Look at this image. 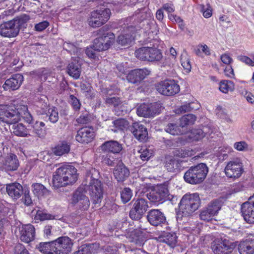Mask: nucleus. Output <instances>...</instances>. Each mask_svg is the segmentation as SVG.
Returning a JSON list of instances; mask_svg holds the SVG:
<instances>
[{
  "label": "nucleus",
  "instance_id": "nucleus-3",
  "mask_svg": "<svg viewBox=\"0 0 254 254\" xmlns=\"http://www.w3.org/2000/svg\"><path fill=\"white\" fill-rule=\"evenodd\" d=\"M29 16L23 14L17 16L12 20L3 22L0 24V35L6 38L16 37L22 27H25L26 22L29 20Z\"/></svg>",
  "mask_w": 254,
  "mask_h": 254
},
{
  "label": "nucleus",
  "instance_id": "nucleus-54",
  "mask_svg": "<svg viewBox=\"0 0 254 254\" xmlns=\"http://www.w3.org/2000/svg\"><path fill=\"white\" fill-rule=\"evenodd\" d=\"M166 132L173 135H180L185 133L186 130L180 128H165Z\"/></svg>",
  "mask_w": 254,
  "mask_h": 254
},
{
  "label": "nucleus",
  "instance_id": "nucleus-46",
  "mask_svg": "<svg viewBox=\"0 0 254 254\" xmlns=\"http://www.w3.org/2000/svg\"><path fill=\"white\" fill-rule=\"evenodd\" d=\"M18 111L22 113L19 115L22 116L23 115V118L25 121L29 124H32L33 121V119L31 115L28 112V109L27 106H22L21 109L18 108Z\"/></svg>",
  "mask_w": 254,
  "mask_h": 254
},
{
  "label": "nucleus",
  "instance_id": "nucleus-6",
  "mask_svg": "<svg viewBox=\"0 0 254 254\" xmlns=\"http://www.w3.org/2000/svg\"><path fill=\"white\" fill-rule=\"evenodd\" d=\"M111 13L110 9L105 7L93 10L88 19V24L93 28L99 27L108 21Z\"/></svg>",
  "mask_w": 254,
  "mask_h": 254
},
{
  "label": "nucleus",
  "instance_id": "nucleus-47",
  "mask_svg": "<svg viewBox=\"0 0 254 254\" xmlns=\"http://www.w3.org/2000/svg\"><path fill=\"white\" fill-rule=\"evenodd\" d=\"M150 16V13H147L145 8L138 9L135 11V15L133 16L136 17L139 21H142L147 17Z\"/></svg>",
  "mask_w": 254,
  "mask_h": 254
},
{
  "label": "nucleus",
  "instance_id": "nucleus-57",
  "mask_svg": "<svg viewBox=\"0 0 254 254\" xmlns=\"http://www.w3.org/2000/svg\"><path fill=\"white\" fill-rule=\"evenodd\" d=\"M15 254H29L28 251L21 244H17L14 247Z\"/></svg>",
  "mask_w": 254,
  "mask_h": 254
},
{
  "label": "nucleus",
  "instance_id": "nucleus-32",
  "mask_svg": "<svg viewBox=\"0 0 254 254\" xmlns=\"http://www.w3.org/2000/svg\"><path fill=\"white\" fill-rule=\"evenodd\" d=\"M69 151L70 145L65 141L60 142L52 149L53 153L57 156H62Z\"/></svg>",
  "mask_w": 254,
  "mask_h": 254
},
{
  "label": "nucleus",
  "instance_id": "nucleus-53",
  "mask_svg": "<svg viewBox=\"0 0 254 254\" xmlns=\"http://www.w3.org/2000/svg\"><path fill=\"white\" fill-rule=\"evenodd\" d=\"M192 103H187L179 107L176 110V114H183L191 111L193 107H191Z\"/></svg>",
  "mask_w": 254,
  "mask_h": 254
},
{
  "label": "nucleus",
  "instance_id": "nucleus-15",
  "mask_svg": "<svg viewBox=\"0 0 254 254\" xmlns=\"http://www.w3.org/2000/svg\"><path fill=\"white\" fill-rule=\"evenodd\" d=\"M55 254H68L71 251L73 243L68 237H61L55 240Z\"/></svg>",
  "mask_w": 254,
  "mask_h": 254
},
{
  "label": "nucleus",
  "instance_id": "nucleus-22",
  "mask_svg": "<svg viewBox=\"0 0 254 254\" xmlns=\"http://www.w3.org/2000/svg\"><path fill=\"white\" fill-rule=\"evenodd\" d=\"M133 26H128L126 30H124V33L119 35L117 38V43L122 46H127L129 45L134 39Z\"/></svg>",
  "mask_w": 254,
  "mask_h": 254
},
{
  "label": "nucleus",
  "instance_id": "nucleus-44",
  "mask_svg": "<svg viewBox=\"0 0 254 254\" xmlns=\"http://www.w3.org/2000/svg\"><path fill=\"white\" fill-rule=\"evenodd\" d=\"M181 63L184 69L187 72L190 71L191 66L188 55L187 54H182L181 56Z\"/></svg>",
  "mask_w": 254,
  "mask_h": 254
},
{
  "label": "nucleus",
  "instance_id": "nucleus-36",
  "mask_svg": "<svg viewBox=\"0 0 254 254\" xmlns=\"http://www.w3.org/2000/svg\"><path fill=\"white\" fill-rule=\"evenodd\" d=\"M32 191L34 194L38 196L41 197L44 195H48L49 193V190L46 187L41 184L35 183L32 185Z\"/></svg>",
  "mask_w": 254,
  "mask_h": 254
},
{
  "label": "nucleus",
  "instance_id": "nucleus-10",
  "mask_svg": "<svg viewBox=\"0 0 254 254\" xmlns=\"http://www.w3.org/2000/svg\"><path fill=\"white\" fill-rule=\"evenodd\" d=\"M236 246V242L223 238L215 240L212 243L211 249L215 254H229Z\"/></svg>",
  "mask_w": 254,
  "mask_h": 254
},
{
  "label": "nucleus",
  "instance_id": "nucleus-42",
  "mask_svg": "<svg viewBox=\"0 0 254 254\" xmlns=\"http://www.w3.org/2000/svg\"><path fill=\"white\" fill-rule=\"evenodd\" d=\"M109 29V27L108 25H105L102 28H100L98 30L97 34L100 37V38H102L103 39V43H106V41H109L110 39H109V35L110 34H114L112 32H108V31Z\"/></svg>",
  "mask_w": 254,
  "mask_h": 254
},
{
  "label": "nucleus",
  "instance_id": "nucleus-9",
  "mask_svg": "<svg viewBox=\"0 0 254 254\" xmlns=\"http://www.w3.org/2000/svg\"><path fill=\"white\" fill-rule=\"evenodd\" d=\"M22 113L13 106L0 105V120L8 125L15 124L19 120Z\"/></svg>",
  "mask_w": 254,
  "mask_h": 254
},
{
  "label": "nucleus",
  "instance_id": "nucleus-26",
  "mask_svg": "<svg viewBox=\"0 0 254 254\" xmlns=\"http://www.w3.org/2000/svg\"><path fill=\"white\" fill-rule=\"evenodd\" d=\"M6 192L12 198L17 199L23 194V187L18 183L6 185Z\"/></svg>",
  "mask_w": 254,
  "mask_h": 254
},
{
  "label": "nucleus",
  "instance_id": "nucleus-17",
  "mask_svg": "<svg viewBox=\"0 0 254 254\" xmlns=\"http://www.w3.org/2000/svg\"><path fill=\"white\" fill-rule=\"evenodd\" d=\"M147 219L150 225L158 226L165 224L166 222L164 214L158 209H152L147 212Z\"/></svg>",
  "mask_w": 254,
  "mask_h": 254
},
{
  "label": "nucleus",
  "instance_id": "nucleus-39",
  "mask_svg": "<svg viewBox=\"0 0 254 254\" xmlns=\"http://www.w3.org/2000/svg\"><path fill=\"white\" fill-rule=\"evenodd\" d=\"M219 89L222 92L227 93L234 89V84L230 80H223L220 83Z\"/></svg>",
  "mask_w": 254,
  "mask_h": 254
},
{
  "label": "nucleus",
  "instance_id": "nucleus-59",
  "mask_svg": "<svg viewBox=\"0 0 254 254\" xmlns=\"http://www.w3.org/2000/svg\"><path fill=\"white\" fill-rule=\"evenodd\" d=\"M248 144L245 141H240L236 142L234 145V147L239 151H244L248 148Z\"/></svg>",
  "mask_w": 254,
  "mask_h": 254
},
{
  "label": "nucleus",
  "instance_id": "nucleus-11",
  "mask_svg": "<svg viewBox=\"0 0 254 254\" xmlns=\"http://www.w3.org/2000/svg\"><path fill=\"white\" fill-rule=\"evenodd\" d=\"M157 90L165 96H173L179 92V85L173 79H166L159 82L156 86Z\"/></svg>",
  "mask_w": 254,
  "mask_h": 254
},
{
  "label": "nucleus",
  "instance_id": "nucleus-27",
  "mask_svg": "<svg viewBox=\"0 0 254 254\" xmlns=\"http://www.w3.org/2000/svg\"><path fill=\"white\" fill-rule=\"evenodd\" d=\"M238 248L240 254H254V239H247L241 241Z\"/></svg>",
  "mask_w": 254,
  "mask_h": 254
},
{
  "label": "nucleus",
  "instance_id": "nucleus-64",
  "mask_svg": "<svg viewBox=\"0 0 254 254\" xmlns=\"http://www.w3.org/2000/svg\"><path fill=\"white\" fill-rule=\"evenodd\" d=\"M95 51H97V50H94V48L92 46L90 48H87L86 50V54L87 56L91 59H95L96 57V53Z\"/></svg>",
  "mask_w": 254,
  "mask_h": 254
},
{
  "label": "nucleus",
  "instance_id": "nucleus-63",
  "mask_svg": "<svg viewBox=\"0 0 254 254\" xmlns=\"http://www.w3.org/2000/svg\"><path fill=\"white\" fill-rule=\"evenodd\" d=\"M46 132L45 129L42 128H36L33 131V134L31 135H37L40 137H43L46 134Z\"/></svg>",
  "mask_w": 254,
  "mask_h": 254
},
{
  "label": "nucleus",
  "instance_id": "nucleus-2",
  "mask_svg": "<svg viewBox=\"0 0 254 254\" xmlns=\"http://www.w3.org/2000/svg\"><path fill=\"white\" fill-rule=\"evenodd\" d=\"M76 172V169L72 165L65 164L61 166L53 175V187L58 189L74 183L77 180Z\"/></svg>",
  "mask_w": 254,
  "mask_h": 254
},
{
  "label": "nucleus",
  "instance_id": "nucleus-24",
  "mask_svg": "<svg viewBox=\"0 0 254 254\" xmlns=\"http://www.w3.org/2000/svg\"><path fill=\"white\" fill-rule=\"evenodd\" d=\"M109 36L110 37L109 39L110 40L108 41V42L106 41V43H103V39L100 38L99 36L94 39L93 44V47L94 48V50H97V51H102L108 50L113 44L115 39V36L114 34H110Z\"/></svg>",
  "mask_w": 254,
  "mask_h": 254
},
{
  "label": "nucleus",
  "instance_id": "nucleus-7",
  "mask_svg": "<svg viewBox=\"0 0 254 254\" xmlns=\"http://www.w3.org/2000/svg\"><path fill=\"white\" fill-rule=\"evenodd\" d=\"M135 55L138 59L150 62L160 61L163 58V55L160 50L158 49L143 47L136 50Z\"/></svg>",
  "mask_w": 254,
  "mask_h": 254
},
{
  "label": "nucleus",
  "instance_id": "nucleus-48",
  "mask_svg": "<svg viewBox=\"0 0 254 254\" xmlns=\"http://www.w3.org/2000/svg\"><path fill=\"white\" fill-rule=\"evenodd\" d=\"M10 131L15 135L19 136H26L31 135L30 130L27 128H9Z\"/></svg>",
  "mask_w": 254,
  "mask_h": 254
},
{
  "label": "nucleus",
  "instance_id": "nucleus-12",
  "mask_svg": "<svg viewBox=\"0 0 254 254\" xmlns=\"http://www.w3.org/2000/svg\"><path fill=\"white\" fill-rule=\"evenodd\" d=\"M148 208L147 201L144 198H138L134 202L132 208L129 211V217L133 220H139Z\"/></svg>",
  "mask_w": 254,
  "mask_h": 254
},
{
  "label": "nucleus",
  "instance_id": "nucleus-1",
  "mask_svg": "<svg viewBox=\"0 0 254 254\" xmlns=\"http://www.w3.org/2000/svg\"><path fill=\"white\" fill-rule=\"evenodd\" d=\"M87 190L94 205L100 204L103 197L102 184L98 179L92 180L86 187L78 188L72 194L71 203L81 212L87 210L90 204L89 199L86 195Z\"/></svg>",
  "mask_w": 254,
  "mask_h": 254
},
{
  "label": "nucleus",
  "instance_id": "nucleus-61",
  "mask_svg": "<svg viewBox=\"0 0 254 254\" xmlns=\"http://www.w3.org/2000/svg\"><path fill=\"white\" fill-rule=\"evenodd\" d=\"M49 25L47 21H44L37 24L35 26V29L37 31H42L45 29Z\"/></svg>",
  "mask_w": 254,
  "mask_h": 254
},
{
  "label": "nucleus",
  "instance_id": "nucleus-30",
  "mask_svg": "<svg viewBox=\"0 0 254 254\" xmlns=\"http://www.w3.org/2000/svg\"><path fill=\"white\" fill-rule=\"evenodd\" d=\"M19 163L17 156L14 154H10L5 159L4 168L6 171H13L17 169Z\"/></svg>",
  "mask_w": 254,
  "mask_h": 254
},
{
  "label": "nucleus",
  "instance_id": "nucleus-49",
  "mask_svg": "<svg viewBox=\"0 0 254 254\" xmlns=\"http://www.w3.org/2000/svg\"><path fill=\"white\" fill-rule=\"evenodd\" d=\"M177 151L178 153L177 155L181 158L190 157L193 156L195 153L194 151L190 148L180 149Z\"/></svg>",
  "mask_w": 254,
  "mask_h": 254
},
{
  "label": "nucleus",
  "instance_id": "nucleus-55",
  "mask_svg": "<svg viewBox=\"0 0 254 254\" xmlns=\"http://www.w3.org/2000/svg\"><path fill=\"white\" fill-rule=\"evenodd\" d=\"M23 193L24 196L22 197V201L26 206H30L32 204V200L29 194V190H25Z\"/></svg>",
  "mask_w": 254,
  "mask_h": 254
},
{
  "label": "nucleus",
  "instance_id": "nucleus-29",
  "mask_svg": "<svg viewBox=\"0 0 254 254\" xmlns=\"http://www.w3.org/2000/svg\"><path fill=\"white\" fill-rule=\"evenodd\" d=\"M100 147L103 151L113 153H118L123 149L121 144L117 141L113 140L106 141Z\"/></svg>",
  "mask_w": 254,
  "mask_h": 254
},
{
  "label": "nucleus",
  "instance_id": "nucleus-50",
  "mask_svg": "<svg viewBox=\"0 0 254 254\" xmlns=\"http://www.w3.org/2000/svg\"><path fill=\"white\" fill-rule=\"evenodd\" d=\"M70 103L75 112L79 111L81 108L80 101L74 95H71L69 96Z\"/></svg>",
  "mask_w": 254,
  "mask_h": 254
},
{
  "label": "nucleus",
  "instance_id": "nucleus-41",
  "mask_svg": "<svg viewBox=\"0 0 254 254\" xmlns=\"http://www.w3.org/2000/svg\"><path fill=\"white\" fill-rule=\"evenodd\" d=\"M102 162L106 165L109 166H113L115 164H118L120 160L115 158L111 154H105L102 156Z\"/></svg>",
  "mask_w": 254,
  "mask_h": 254
},
{
  "label": "nucleus",
  "instance_id": "nucleus-31",
  "mask_svg": "<svg viewBox=\"0 0 254 254\" xmlns=\"http://www.w3.org/2000/svg\"><path fill=\"white\" fill-rule=\"evenodd\" d=\"M55 240H53L48 242H41L37 246V248L44 254H55Z\"/></svg>",
  "mask_w": 254,
  "mask_h": 254
},
{
  "label": "nucleus",
  "instance_id": "nucleus-38",
  "mask_svg": "<svg viewBox=\"0 0 254 254\" xmlns=\"http://www.w3.org/2000/svg\"><path fill=\"white\" fill-rule=\"evenodd\" d=\"M132 132L134 137L140 141L144 140L148 135L146 128H133Z\"/></svg>",
  "mask_w": 254,
  "mask_h": 254
},
{
  "label": "nucleus",
  "instance_id": "nucleus-20",
  "mask_svg": "<svg viewBox=\"0 0 254 254\" xmlns=\"http://www.w3.org/2000/svg\"><path fill=\"white\" fill-rule=\"evenodd\" d=\"M94 128H80L77 131L76 139L81 143H88L95 137Z\"/></svg>",
  "mask_w": 254,
  "mask_h": 254
},
{
  "label": "nucleus",
  "instance_id": "nucleus-52",
  "mask_svg": "<svg viewBox=\"0 0 254 254\" xmlns=\"http://www.w3.org/2000/svg\"><path fill=\"white\" fill-rule=\"evenodd\" d=\"M48 114L49 115V120L52 123H56L59 119L58 113L55 107L48 109Z\"/></svg>",
  "mask_w": 254,
  "mask_h": 254
},
{
  "label": "nucleus",
  "instance_id": "nucleus-19",
  "mask_svg": "<svg viewBox=\"0 0 254 254\" xmlns=\"http://www.w3.org/2000/svg\"><path fill=\"white\" fill-rule=\"evenodd\" d=\"M150 74L147 68L135 69L130 71L127 76V80L132 83H136L142 80Z\"/></svg>",
  "mask_w": 254,
  "mask_h": 254
},
{
  "label": "nucleus",
  "instance_id": "nucleus-37",
  "mask_svg": "<svg viewBox=\"0 0 254 254\" xmlns=\"http://www.w3.org/2000/svg\"><path fill=\"white\" fill-rule=\"evenodd\" d=\"M196 119L195 115L190 114L184 115L180 119V127H185L186 126H192Z\"/></svg>",
  "mask_w": 254,
  "mask_h": 254
},
{
  "label": "nucleus",
  "instance_id": "nucleus-8",
  "mask_svg": "<svg viewBox=\"0 0 254 254\" xmlns=\"http://www.w3.org/2000/svg\"><path fill=\"white\" fill-rule=\"evenodd\" d=\"M148 199L152 202H163L166 200H172L174 196L169 192L167 185H160L154 188L146 194Z\"/></svg>",
  "mask_w": 254,
  "mask_h": 254
},
{
  "label": "nucleus",
  "instance_id": "nucleus-43",
  "mask_svg": "<svg viewBox=\"0 0 254 254\" xmlns=\"http://www.w3.org/2000/svg\"><path fill=\"white\" fill-rule=\"evenodd\" d=\"M92 119L91 116L85 111L82 113L81 115L76 119V122L78 125H86L90 123Z\"/></svg>",
  "mask_w": 254,
  "mask_h": 254
},
{
  "label": "nucleus",
  "instance_id": "nucleus-35",
  "mask_svg": "<svg viewBox=\"0 0 254 254\" xmlns=\"http://www.w3.org/2000/svg\"><path fill=\"white\" fill-rule=\"evenodd\" d=\"M161 241L171 247H174L176 243L177 237L175 233H165L161 235Z\"/></svg>",
  "mask_w": 254,
  "mask_h": 254
},
{
  "label": "nucleus",
  "instance_id": "nucleus-34",
  "mask_svg": "<svg viewBox=\"0 0 254 254\" xmlns=\"http://www.w3.org/2000/svg\"><path fill=\"white\" fill-rule=\"evenodd\" d=\"M205 136L204 131L201 128H192L188 133V137L190 141H198Z\"/></svg>",
  "mask_w": 254,
  "mask_h": 254
},
{
  "label": "nucleus",
  "instance_id": "nucleus-4",
  "mask_svg": "<svg viewBox=\"0 0 254 254\" xmlns=\"http://www.w3.org/2000/svg\"><path fill=\"white\" fill-rule=\"evenodd\" d=\"M208 169L204 163H200L192 166L185 173V181L190 184H197L202 182L205 179Z\"/></svg>",
  "mask_w": 254,
  "mask_h": 254
},
{
  "label": "nucleus",
  "instance_id": "nucleus-21",
  "mask_svg": "<svg viewBox=\"0 0 254 254\" xmlns=\"http://www.w3.org/2000/svg\"><path fill=\"white\" fill-rule=\"evenodd\" d=\"M20 240L28 243L34 239L35 228L31 224H27L19 228Z\"/></svg>",
  "mask_w": 254,
  "mask_h": 254
},
{
  "label": "nucleus",
  "instance_id": "nucleus-16",
  "mask_svg": "<svg viewBox=\"0 0 254 254\" xmlns=\"http://www.w3.org/2000/svg\"><path fill=\"white\" fill-rule=\"evenodd\" d=\"M241 212L248 223H254V194L241 206Z\"/></svg>",
  "mask_w": 254,
  "mask_h": 254
},
{
  "label": "nucleus",
  "instance_id": "nucleus-33",
  "mask_svg": "<svg viewBox=\"0 0 254 254\" xmlns=\"http://www.w3.org/2000/svg\"><path fill=\"white\" fill-rule=\"evenodd\" d=\"M104 93L107 94L105 98V102L106 104L113 105L115 107L116 111L118 108V106L121 105V100L119 98L116 97H111L113 93L112 90L106 89Z\"/></svg>",
  "mask_w": 254,
  "mask_h": 254
},
{
  "label": "nucleus",
  "instance_id": "nucleus-5",
  "mask_svg": "<svg viewBox=\"0 0 254 254\" xmlns=\"http://www.w3.org/2000/svg\"><path fill=\"white\" fill-rule=\"evenodd\" d=\"M200 203L198 193L186 194L180 201V209L183 216H190L198 209Z\"/></svg>",
  "mask_w": 254,
  "mask_h": 254
},
{
  "label": "nucleus",
  "instance_id": "nucleus-25",
  "mask_svg": "<svg viewBox=\"0 0 254 254\" xmlns=\"http://www.w3.org/2000/svg\"><path fill=\"white\" fill-rule=\"evenodd\" d=\"M66 71L68 74L75 79L79 78L81 72V65L78 60H73L67 66Z\"/></svg>",
  "mask_w": 254,
  "mask_h": 254
},
{
  "label": "nucleus",
  "instance_id": "nucleus-58",
  "mask_svg": "<svg viewBox=\"0 0 254 254\" xmlns=\"http://www.w3.org/2000/svg\"><path fill=\"white\" fill-rule=\"evenodd\" d=\"M115 127H127L128 126V122L124 119H119L113 122Z\"/></svg>",
  "mask_w": 254,
  "mask_h": 254
},
{
  "label": "nucleus",
  "instance_id": "nucleus-60",
  "mask_svg": "<svg viewBox=\"0 0 254 254\" xmlns=\"http://www.w3.org/2000/svg\"><path fill=\"white\" fill-rule=\"evenodd\" d=\"M152 153L148 149L143 150L140 155V159L143 161H147L151 157Z\"/></svg>",
  "mask_w": 254,
  "mask_h": 254
},
{
  "label": "nucleus",
  "instance_id": "nucleus-28",
  "mask_svg": "<svg viewBox=\"0 0 254 254\" xmlns=\"http://www.w3.org/2000/svg\"><path fill=\"white\" fill-rule=\"evenodd\" d=\"M181 163L172 156H168L165 158V167L169 172L178 173L181 169Z\"/></svg>",
  "mask_w": 254,
  "mask_h": 254
},
{
  "label": "nucleus",
  "instance_id": "nucleus-56",
  "mask_svg": "<svg viewBox=\"0 0 254 254\" xmlns=\"http://www.w3.org/2000/svg\"><path fill=\"white\" fill-rule=\"evenodd\" d=\"M37 216L39 217V219L41 221L46 220H50L54 219V216L51 214L47 213L46 212L38 211L37 213Z\"/></svg>",
  "mask_w": 254,
  "mask_h": 254
},
{
  "label": "nucleus",
  "instance_id": "nucleus-18",
  "mask_svg": "<svg viewBox=\"0 0 254 254\" xmlns=\"http://www.w3.org/2000/svg\"><path fill=\"white\" fill-rule=\"evenodd\" d=\"M23 78V75L21 74H13L9 78L5 80L2 87L4 90H16L21 85Z\"/></svg>",
  "mask_w": 254,
  "mask_h": 254
},
{
  "label": "nucleus",
  "instance_id": "nucleus-62",
  "mask_svg": "<svg viewBox=\"0 0 254 254\" xmlns=\"http://www.w3.org/2000/svg\"><path fill=\"white\" fill-rule=\"evenodd\" d=\"M239 60L242 62L245 63L247 64L252 66L254 65V62L250 58L245 56H240L238 57Z\"/></svg>",
  "mask_w": 254,
  "mask_h": 254
},
{
  "label": "nucleus",
  "instance_id": "nucleus-14",
  "mask_svg": "<svg viewBox=\"0 0 254 254\" xmlns=\"http://www.w3.org/2000/svg\"><path fill=\"white\" fill-rule=\"evenodd\" d=\"M243 172L242 163L238 159L229 162L225 168V174L230 178H238Z\"/></svg>",
  "mask_w": 254,
  "mask_h": 254
},
{
  "label": "nucleus",
  "instance_id": "nucleus-40",
  "mask_svg": "<svg viewBox=\"0 0 254 254\" xmlns=\"http://www.w3.org/2000/svg\"><path fill=\"white\" fill-rule=\"evenodd\" d=\"M222 205V201L215 199L211 201L206 207L208 208L213 215H216L218 213L219 210L221 209Z\"/></svg>",
  "mask_w": 254,
  "mask_h": 254
},
{
  "label": "nucleus",
  "instance_id": "nucleus-51",
  "mask_svg": "<svg viewBox=\"0 0 254 254\" xmlns=\"http://www.w3.org/2000/svg\"><path fill=\"white\" fill-rule=\"evenodd\" d=\"M214 216V215L207 208L202 210L199 215L200 218L206 221H209L212 220Z\"/></svg>",
  "mask_w": 254,
  "mask_h": 254
},
{
  "label": "nucleus",
  "instance_id": "nucleus-23",
  "mask_svg": "<svg viewBox=\"0 0 254 254\" xmlns=\"http://www.w3.org/2000/svg\"><path fill=\"white\" fill-rule=\"evenodd\" d=\"M128 169L122 161H119L114 170V175L118 182H123L129 176Z\"/></svg>",
  "mask_w": 254,
  "mask_h": 254
},
{
  "label": "nucleus",
  "instance_id": "nucleus-13",
  "mask_svg": "<svg viewBox=\"0 0 254 254\" xmlns=\"http://www.w3.org/2000/svg\"><path fill=\"white\" fill-rule=\"evenodd\" d=\"M160 104L156 102L150 104L143 103L137 108L136 113L141 117H153L160 113Z\"/></svg>",
  "mask_w": 254,
  "mask_h": 254
},
{
  "label": "nucleus",
  "instance_id": "nucleus-45",
  "mask_svg": "<svg viewBox=\"0 0 254 254\" xmlns=\"http://www.w3.org/2000/svg\"><path fill=\"white\" fill-rule=\"evenodd\" d=\"M121 199L124 203L129 201L132 197V192L129 188H125L121 192Z\"/></svg>",
  "mask_w": 254,
  "mask_h": 254
}]
</instances>
